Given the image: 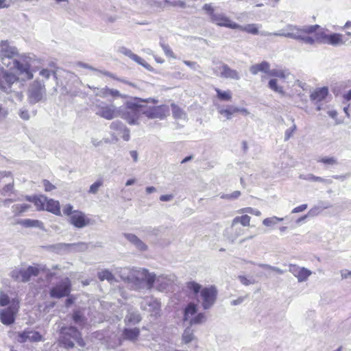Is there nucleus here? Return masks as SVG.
<instances>
[{
    "label": "nucleus",
    "mask_w": 351,
    "mask_h": 351,
    "mask_svg": "<svg viewBox=\"0 0 351 351\" xmlns=\"http://www.w3.org/2000/svg\"><path fill=\"white\" fill-rule=\"evenodd\" d=\"M328 94V88L322 87L317 88L314 92H313L310 95V98L311 100L313 101H321L326 97Z\"/></svg>",
    "instance_id": "bb28decb"
},
{
    "label": "nucleus",
    "mask_w": 351,
    "mask_h": 351,
    "mask_svg": "<svg viewBox=\"0 0 351 351\" xmlns=\"http://www.w3.org/2000/svg\"><path fill=\"white\" fill-rule=\"evenodd\" d=\"M140 335V330L138 328H125L123 330L122 337L123 339L131 341H136Z\"/></svg>",
    "instance_id": "a878e982"
},
{
    "label": "nucleus",
    "mask_w": 351,
    "mask_h": 351,
    "mask_svg": "<svg viewBox=\"0 0 351 351\" xmlns=\"http://www.w3.org/2000/svg\"><path fill=\"white\" fill-rule=\"evenodd\" d=\"M141 102L156 104L158 101L153 98L143 99L140 97H134L132 100L126 101L121 117L129 124H136L138 119L143 114V104H140Z\"/></svg>",
    "instance_id": "39448f33"
},
{
    "label": "nucleus",
    "mask_w": 351,
    "mask_h": 351,
    "mask_svg": "<svg viewBox=\"0 0 351 351\" xmlns=\"http://www.w3.org/2000/svg\"><path fill=\"white\" fill-rule=\"evenodd\" d=\"M165 2L173 7H180L184 8L186 7V3L181 0H174V1H169V0H165Z\"/></svg>",
    "instance_id": "4d7b16f0"
},
{
    "label": "nucleus",
    "mask_w": 351,
    "mask_h": 351,
    "mask_svg": "<svg viewBox=\"0 0 351 351\" xmlns=\"http://www.w3.org/2000/svg\"><path fill=\"white\" fill-rule=\"evenodd\" d=\"M47 197L44 195L40 196H34V197H27V199L29 202H32L34 203L37 209L38 210H45V204L47 202Z\"/></svg>",
    "instance_id": "c756f323"
},
{
    "label": "nucleus",
    "mask_w": 351,
    "mask_h": 351,
    "mask_svg": "<svg viewBox=\"0 0 351 351\" xmlns=\"http://www.w3.org/2000/svg\"><path fill=\"white\" fill-rule=\"evenodd\" d=\"M125 238L132 243L138 250L145 251L147 246L137 236L130 233H124Z\"/></svg>",
    "instance_id": "4be33fe9"
},
{
    "label": "nucleus",
    "mask_w": 351,
    "mask_h": 351,
    "mask_svg": "<svg viewBox=\"0 0 351 351\" xmlns=\"http://www.w3.org/2000/svg\"><path fill=\"white\" fill-rule=\"evenodd\" d=\"M8 177H12L10 171H0V188L8 182Z\"/></svg>",
    "instance_id": "6e6d98bb"
},
{
    "label": "nucleus",
    "mask_w": 351,
    "mask_h": 351,
    "mask_svg": "<svg viewBox=\"0 0 351 351\" xmlns=\"http://www.w3.org/2000/svg\"><path fill=\"white\" fill-rule=\"evenodd\" d=\"M9 114V111L8 108L3 107L0 104V123H3L7 119Z\"/></svg>",
    "instance_id": "e2e57ef3"
},
{
    "label": "nucleus",
    "mask_w": 351,
    "mask_h": 351,
    "mask_svg": "<svg viewBox=\"0 0 351 351\" xmlns=\"http://www.w3.org/2000/svg\"><path fill=\"white\" fill-rule=\"evenodd\" d=\"M217 97L221 101H230L232 99L230 90L222 91L218 88H215Z\"/></svg>",
    "instance_id": "37998d69"
},
{
    "label": "nucleus",
    "mask_w": 351,
    "mask_h": 351,
    "mask_svg": "<svg viewBox=\"0 0 351 351\" xmlns=\"http://www.w3.org/2000/svg\"><path fill=\"white\" fill-rule=\"evenodd\" d=\"M19 77L0 66V90L12 101H21L23 95Z\"/></svg>",
    "instance_id": "7ed1b4c3"
},
{
    "label": "nucleus",
    "mask_w": 351,
    "mask_h": 351,
    "mask_svg": "<svg viewBox=\"0 0 351 351\" xmlns=\"http://www.w3.org/2000/svg\"><path fill=\"white\" fill-rule=\"evenodd\" d=\"M8 182H6V183L0 188V195L3 196L10 195L14 189L13 177H8Z\"/></svg>",
    "instance_id": "7c9ffc66"
},
{
    "label": "nucleus",
    "mask_w": 351,
    "mask_h": 351,
    "mask_svg": "<svg viewBox=\"0 0 351 351\" xmlns=\"http://www.w3.org/2000/svg\"><path fill=\"white\" fill-rule=\"evenodd\" d=\"M39 273L37 267L29 266L26 269H21V281L26 282L29 280L32 276H36Z\"/></svg>",
    "instance_id": "5701e85b"
},
{
    "label": "nucleus",
    "mask_w": 351,
    "mask_h": 351,
    "mask_svg": "<svg viewBox=\"0 0 351 351\" xmlns=\"http://www.w3.org/2000/svg\"><path fill=\"white\" fill-rule=\"evenodd\" d=\"M74 323L80 326H83L86 324V318L79 311H75L72 315Z\"/></svg>",
    "instance_id": "a19ab883"
},
{
    "label": "nucleus",
    "mask_w": 351,
    "mask_h": 351,
    "mask_svg": "<svg viewBox=\"0 0 351 351\" xmlns=\"http://www.w3.org/2000/svg\"><path fill=\"white\" fill-rule=\"evenodd\" d=\"M206 320V316L204 313H197L195 317H192L189 321V324L191 326L193 324H201Z\"/></svg>",
    "instance_id": "de8ad7c7"
},
{
    "label": "nucleus",
    "mask_w": 351,
    "mask_h": 351,
    "mask_svg": "<svg viewBox=\"0 0 351 351\" xmlns=\"http://www.w3.org/2000/svg\"><path fill=\"white\" fill-rule=\"evenodd\" d=\"M19 308V302L13 300L10 306L0 311V320L4 325H10L15 321Z\"/></svg>",
    "instance_id": "ddd939ff"
},
{
    "label": "nucleus",
    "mask_w": 351,
    "mask_h": 351,
    "mask_svg": "<svg viewBox=\"0 0 351 351\" xmlns=\"http://www.w3.org/2000/svg\"><path fill=\"white\" fill-rule=\"evenodd\" d=\"M171 278L165 276H156L154 282L156 284L157 289L160 291H165L171 285Z\"/></svg>",
    "instance_id": "393cba45"
},
{
    "label": "nucleus",
    "mask_w": 351,
    "mask_h": 351,
    "mask_svg": "<svg viewBox=\"0 0 351 351\" xmlns=\"http://www.w3.org/2000/svg\"><path fill=\"white\" fill-rule=\"evenodd\" d=\"M97 277L101 281L106 280L109 282L114 280V276L108 269H104L97 273Z\"/></svg>",
    "instance_id": "e433bc0d"
},
{
    "label": "nucleus",
    "mask_w": 351,
    "mask_h": 351,
    "mask_svg": "<svg viewBox=\"0 0 351 351\" xmlns=\"http://www.w3.org/2000/svg\"><path fill=\"white\" fill-rule=\"evenodd\" d=\"M51 251L60 254L71 251H84L87 249V244L85 243H59L51 245L48 247Z\"/></svg>",
    "instance_id": "2eb2a0df"
},
{
    "label": "nucleus",
    "mask_w": 351,
    "mask_h": 351,
    "mask_svg": "<svg viewBox=\"0 0 351 351\" xmlns=\"http://www.w3.org/2000/svg\"><path fill=\"white\" fill-rule=\"evenodd\" d=\"M331 206L330 203L328 202L319 201L315 206L308 210V215L311 217L317 216L322 210L329 208Z\"/></svg>",
    "instance_id": "412c9836"
},
{
    "label": "nucleus",
    "mask_w": 351,
    "mask_h": 351,
    "mask_svg": "<svg viewBox=\"0 0 351 351\" xmlns=\"http://www.w3.org/2000/svg\"><path fill=\"white\" fill-rule=\"evenodd\" d=\"M156 275L146 269L132 268L128 277V282L134 290L151 289L154 287Z\"/></svg>",
    "instance_id": "20e7f679"
},
{
    "label": "nucleus",
    "mask_w": 351,
    "mask_h": 351,
    "mask_svg": "<svg viewBox=\"0 0 351 351\" xmlns=\"http://www.w3.org/2000/svg\"><path fill=\"white\" fill-rule=\"evenodd\" d=\"M142 319L140 313L136 311L129 310L125 318V322L127 324L135 325L139 323Z\"/></svg>",
    "instance_id": "cd10ccee"
},
{
    "label": "nucleus",
    "mask_w": 351,
    "mask_h": 351,
    "mask_svg": "<svg viewBox=\"0 0 351 351\" xmlns=\"http://www.w3.org/2000/svg\"><path fill=\"white\" fill-rule=\"evenodd\" d=\"M251 217L247 215H244L240 217H236L233 219L231 224V228H233L236 225L240 223L243 226H250Z\"/></svg>",
    "instance_id": "473e14b6"
},
{
    "label": "nucleus",
    "mask_w": 351,
    "mask_h": 351,
    "mask_svg": "<svg viewBox=\"0 0 351 351\" xmlns=\"http://www.w3.org/2000/svg\"><path fill=\"white\" fill-rule=\"evenodd\" d=\"M197 313V306L193 303H190L184 309V321H190L191 317Z\"/></svg>",
    "instance_id": "72a5a7b5"
},
{
    "label": "nucleus",
    "mask_w": 351,
    "mask_h": 351,
    "mask_svg": "<svg viewBox=\"0 0 351 351\" xmlns=\"http://www.w3.org/2000/svg\"><path fill=\"white\" fill-rule=\"evenodd\" d=\"M258 27L259 25L255 23L247 24L244 26L236 23V27H234V29H239L240 31L245 32L253 35H257L260 34L263 36H274L272 34L274 32H269L266 31H262L259 32Z\"/></svg>",
    "instance_id": "a211bd4d"
},
{
    "label": "nucleus",
    "mask_w": 351,
    "mask_h": 351,
    "mask_svg": "<svg viewBox=\"0 0 351 351\" xmlns=\"http://www.w3.org/2000/svg\"><path fill=\"white\" fill-rule=\"evenodd\" d=\"M233 106H228L226 108H223L221 106L217 105V112L226 117L227 119H231L232 115L234 114V111L232 110Z\"/></svg>",
    "instance_id": "c9c22d12"
},
{
    "label": "nucleus",
    "mask_w": 351,
    "mask_h": 351,
    "mask_svg": "<svg viewBox=\"0 0 351 351\" xmlns=\"http://www.w3.org/2000/svg\"><path fill=\"white\" fill-rule=\"evenodd\" d=\"M30 208V205L27 204H18L12 206V211L14 215H21L27 212Z\"/></svg>",
    "instance_id": "f704fd0d"
},
{
    "label": "nucleus",
    "mask_w": 351,
    "mask_h": 351,
    "mask_svg": "<svg viewBox=\"0 0 351 351\" xmlns=\"http://www.w3.org/2000/svg\"><path fill=\"white\" fill-rule=\"evenodd\" d=\"M60 343L67 349L73 348L75 344L81 347L85 346L81 333L74 326L61 328Z\"/></svg>",
    "instance_id": "423d86ee"
},
{
    "label": "nucleus",
    "mask_w": 351,
    "mask_h": 351,
    "mask_svg": "<svg viewBox=\"0 0 351 351\" xmlns=\"http://www.w3.org/2000/svg\"><path fill=\"white\" fill-rule=\"evenodd\" d=\"M71 280L66 278L51 289L50 296L57 299L68 296L71 292Z\"/></svg>",
    "instance_id": "dca6fc26"
},
{
    "label": "nucleus",
    "mask_w": 351,
    "mask_h": 351,
    "mask_svg": "<svg viewBox=\"0 0 351 351\" xmlns=\"http://www.w3.org/2000/svg\"><path fill=\"white\" fill-rule=\"evenodd\" d=\"M289 271L298 279L299 282H305L307 280L308 277L312 274L311 270L301 267L297 265H289Z\"/></svg>",
    "instance_id": "f3484780"
},
{
    "label": "nucleus",
    "mask_w": 351,
    "mask_h": 351,
    "mask_svg": "<svg viewBox=\"0 0 351 351\" xmlns=\"http://www.w3.org/2000/svg\"><path fill=\"white\" fill-rule=\"evenodd\" d=\"M89 106L96 115L106 120H112L117 117L118 112L114 105L109 104L99 99H91Z\"/></svg>",
    "instance_id": "0eeeda50"
},
{
    "label": "nucleus",
    "mask_w": 351,
    "mask_h": 351,
    "mask_svg": "<svg viewBox=\"0 0 351 351\" xmlns=\"http://www.w3.org/2000/svg\"><path fill=\"white\" fill-rule=\"evenodd\" d=\"M268 75L271 77H277L281 79H285L287 77V73L285 70L280 69H269Z\"/></svg>",
    "instance_id": "c03bdc74"
},
{
    "label": "nucleus",
    "mask_w": 351,
    "mask_h": 351,
    "mask_svg": "<svg viewBox=\"0 0 351 351\" xmlns=\"http://www.w3.org/2000/svg\"><path fill=\"white\" fill-rule=\"evenodd\" d=\"M142 311H147L150 313V316L158 318L161 315V304L160 301L152 297L147 296L142 299L139 303Z\"/></svg>",
    "instance_id": "9b49d317"
},
{
    "label": "nucleus",
    "mask_w": 351,
    "mask_h": 351,
    "mask_svg": "<svg viewBox=\"0 0 351 351\" xmlns=\"http://www.w3.org/2000/svg\"><path fill=\"white\" fill-rule=\"evenodd\" d=\"M141 231L146 237H157L160 232V229L158 227L147 226L143 228Z\"/></svg>",
    "instance_id": "58836bf2"
},
{
    "label": "nucleus",
    "mask_w": 351,
    "mask_h": 351,
    "mask_svg": "<svg viewBox=\"0 0 351 351\" xmlns=\"http://www.w3.org/2000/svg\"><path fill=\"white\" fill-rule=\"evenodd\" d=\"M203 10L209 16L210 21L218 26L228 27L234 29L236 27L235 22L231 21L225 14L221 12H215V9L211 3H206L203 6Z\"/></svg>",
    "instance_id": "6e6552de"
},
{
    "label": "nucleus",
    "mask_w": 351,
    "mask_h": 351,
    "mask_svg": "<svg viewBox=\"0 0 351 351\" xmlns=\"http://www.w3.org/2000/svg\"><path fill=\"white\" fill-rule=\"evenodd\" d=\"M268 86L272 90H274L282 95H285L283 88L282 86H280L278 85L276 79L270 80L268 82Z\"/></svg>",
    "instance_id": "a18cd8bd"
},
{
    "label": "nucleus",
    "mask_w": 351,
    "mask_h": 351,
    "mask_svg": "<svg viewBox=\"0 0 351 351\" xmlns=\"http://www.w3.org/2000/svg\"><path fill=\"white\" fill-rule=\"evenodd\" d=\"M186 287L189 289L193 291V293L195 294H197V293L200 294V291L202 289V286L199 284H198L194 281L188 282Z\"/></svg>",
    "instance_id": "603ef678"
},
{
    "label": "nucleus",
    "mask_w": 351,
    "mask_h": 351,
    "mask_svg": "<svg viewBox=\"0 0 351 351\" xmlns=\"http://www.w3.org/2000/svg\"><path fill=\"white\" fill-rule=\"evenodd\" d=\"M28 341L31 342H38L42 339L41 335L37 331L28 330Z\"/></svg>",
    "instance_id": "8fccbe9b"
},
{
    "label": "nucleus",
    "mask_w": 351,
    "mask_h": 351,
    "mask_svg": "<svg viewBox=\"0 0 351 351\" xmlns=\"http://www.w3.org/2000/svg\"><path fill=\"white\" fill-rule=\"evenodd\" d=\"M277 217L266 218L263 221V225L265 226H272L276 224Z\"/></svg>",
    "instance_id": "69168bd1"
},
{
    "label": "nucleus",
    "mask_w": 351,
    "mask_h": 351,
    "mask_svg": "<svg viewBox=\"0 0 351 351\" xmlns=\"http://www.w3.org/2000/svg\"><path fill=\"white\" fill-rule=\"evenodd\" d=\"M17 224H20L26 228L30 227H38L40 222L38 220H34L30 219H20L16 222Z\"/></svg>",
    "instance_id": "79ce46f5"
},
{
    "label": "nucleus",
    "mask_w": 351,
    "mask_h": 351,
    "mask_svg": "<svg viewBox=\"0 0 351 351\" xmlns=\"http://www.w3.org/2000/svg\"><path fill=\"white\" fill-rule=\"evenodd\" d=\"M70 221L75 227L82 228L89 224L90 219L86 218L82 212L74 210L70 217Z\"/></svg>",
    "instance_id": "6ab92c4d"
},
{
    "label": "nucleus",
    "mask_w": 351,
    "mask_h": 351,
    "mask_svg": "<svg viewBox=\"0 0 351 351\" xmlns=\"http://www.w3.org/2000/svg\"><path fill=\"white\" fill-rule=\"evenodd\" d=\"M104 181L102 179H98L96 182H95L93 184L90 185L88 193L90 194H96L97 193L99 188L103 186Z\"/></svg>",
    "instance_id": "09e8293b"
},
{
    "label": "nucleus",
    "mask_w": 351,
    "mask_h": 351,
    "mask_svg": "<svg viewBox=\"0 0 351 351\" xmlns=\"http://www.w3.org/2000/svg\"><path fill=\"white\" fill-rule=\"evenodd\" d=\"M118 52L122 53L125 56H128L130 59H132V58L134 55V53L130 49L123 46L119 47Z\"/></svg>",
    "instance_id": "052dcab7"
},
{
    "label": "nucleus",
    "mask_w": 351,
    "mask_h": 351,
    "mask_svg": "<svg viewBox=\"0 0 351 351\" xmlns=\"http://www.w3.org/2000/svg\"><path fill=\"white\" fill-rule=\"evenodd\" d=\"M28 335H29L28 330H24V331L19 333L18 341L20 343L26 342L27 341H28V338H27Z\"/></svg>",
    "instance_id": "774afa93"
},
{
    "label": "nucleus",
    "mask_w": 351,
    "mask_h": 351,
    "mask_svg": "<svg viewBox=\"0 0 351 351\" xmlns=\"http://www.w3.org/2000/svg\"><path fill=\"white\" fill-rule=\"evenodd\" d=\"M108 95H110L113 97H121V98H126V95L121 94L119 90L116 89H111L108 88Z\"/></svg>",
    "instance_id": "0e129e2a"
},
{
    "label": "nucleus",
    "mask_w": 351,
    "mask_h": 351,
    "mask_svg": "<svg viewBox=\"0 0 351 351\" xmlns=\"http://www.w3.org/2000/svg\"><path fill=\"white\" fill-rule=\"evenodd\" d=\"M160 45L162 48L166 56L176 58L173 52L172 51V50L171 49L170 47L168 45H166L162 42L160 43Z\"/></svg>",
    "instance_id": "bf43d9fd"
},
{
    "label": "nucleus",
    "mask_w": 351,
    "mask_h": 351,
    "mask_svg": "<svg viewBox=\"0 0 351 351\" xmlns=\"http://www.w3.org/2000/svg\"><path fill=\"white\" fill-rule=\"evenodd\" d=\"M112 141L117 142L119 138L121 137L125 141H128L130 138V130L121 121H115L110 123Z\"/></svg>",
    "instance_id": "f8f14e48"
},
{
    "label": "nucleus",
    "mask_w": 351,
    "mask_h": 351,
    "mask_svg": "<svg viewBox=\"0 0 351 351\" xmlns=\"http://www.w3.org/2000/svg\"><path fill=\"white\" fill-rule=\"evenodd\" d=\"M272 34L311 45L315 43L326 45L328 35L318 25L297 26L292 24L287 25L285 28Z\"/></svg>",
    "instance_id": "f03ea898"
},
{
    "label": "nucleus",
    "mask_w": 351,
    "mask_h": 351,
    "mask_svg": "<svg viewBox=\"0 0 351 351\" xmlns=\"http://www.w3.org/2000/svg\"><path fill=\"white\" fill-rule=\"evenodd\" d=\"M217 297V290L216 287L210 286L202 289L200 294L197 296V300L204 310H208L216 302Z\"/></svg>",
    "instance_id": "1a4fd4ad"
},
{
    "label": "nucleus",
    "mask_w": 351,
    "mask_h": 351,
    "mask_svg": "<svg viewBox=\"0 0 351 351\" xmlns=\"http://www.w3.org/2000/svg\"><path fill=\"white\" fill-rule=\"evenodd\" d=\"M169 112L167 106H149L143 104V114L149 119H165Z\"/></svg>",
    "instance_id": "4468645a"
},
{
    "label": "nucleus",
    "mask_w": 351,
    "mask_h": 351,
    "mask_svg": "<svg viewBox=\"0 0 351 351\" xmlns=\"http://www.w3.org/2000/svg\"><path fill=\"white\" fill-rule=\"evenodd\" d=\"M239 213H250L252 215H254L256 216L261 215V212L259 210L254 209V208H252L251 207H247V208H241V209H240L239 210Z\"/></svg>",
    "instance_id": "680f3d73"
},
{
    "label": "nucleus",
    "mask_w": 351,
    "mask_h": 351,
    "mask_svg": "<svg viewBox=\"0 0 351 351\" xmlns=\"http://www.w3.org/2000/svg\"><path fill=\"white\" fill-rule=\"evenodd\" d=\"M194 339V330L191 327H187L182 334V342L186 344L191 342Z\"/></svg>",
    "instance_id": "4c0bfd02"
},
{
    "label": "nucleus",
    "mask_w": 351,
    "mask_h": 351,
    "mask_svg": "<svg viewBox=\"0 0 351 351\" xmlns=\"http://www.w3.org/2000/svg\"><path fill=\"white\" fill-rule=\"evenodd\" d=\"M132 269H130L128 267L120 268L119 273L121 278L124 281L128 282V277H129V275H130Z\"/></svg>",
    "instance_id": "5fc2aeb1"
},
{
    "label": "nucleus",
    "mask_w": 351,
    "mask_h": 351,
    "mask_svg": "<svg viewBox=\"0 0 351 351\" xmlns=\"http://www.w3.org/2000/svg\"><path fill=\"white\" fill-rule=\"evenodd\" d=\"M32 60L29 56L20 53L8 40L0 42V61L4 66L15 71L23 80H29L34 77L30 69Z\"/></svg>",
    "instance_id": "f257e3e1"
},
{
    "label": "nucleus",
    "mask_w": 351,
    "mask_h": 351,
    "mask_svg": "<svg viewBox=\"0 0 351 351\" xmlns=\"http://www.w3.org/2000/svg\"><path fill=\"white\" fill-rule=\"evenodd\" d=\"M220 70V77L226 79H232L234 80H239L241 78L239 73L231 69L228 64H223L219 67Z\"/></svg>",
    "instance_id": "aec40b11"
},
{
    "label": "nucleus",
    "mask_w": 351,
    "mask_h": 351,
    "mask_svg": "<svg viewBox=\"0 0 351 351\" xmlns=\"http://www.w3.org/2000/svg\"><path fill=\"white\" fill-rule=\"evenodd\" d=\"M45 210L51 212L56 215H60V203L53 199L47 198Z\"/></svg>",
    "instance_id": "c85d7f7f"
},
{
    "label": "nucleus",
    "mask_w": 351,
    "mask_h": 351,
    "mask_svg": "<svg viewBox=\"0 0 351 351\" xmlns=\"http://www.w3.org/2000/svg\"><path fill=\"white\" fill-rule=\"evenodd\" d=\"M326 44L332 46H337L343 44L342 35L337 33L328 34Z\"/></svg>",
    "instance_id": "2f4dec72"
},
{
    "label": "nucleus",
    "mask_w": 351,
    "mask_h": 351,
    "mask_svg": "<svg viewBox=\"0 0 351 351\" xmlns=\"http://www.w3.org/2000/svg\"><path fill=\"white\" fill-rule=\"evenodd\" d=\"M39 75L46 80L49 79L51 75L55 79H57L56 73L47 69H42L39 72Z\"/></svg>",
    "instance_id": "864d4df0"
},
{
    "label": "nucleus",
    "mask_w": 351,
    "mask_h": 351,
    "mask_svg": "<svg viewBox=\"0 0 351 351\" xmlns=\"http://www.w3.org/2000/svg\"><path fill=\"white\" fill-rule=\"evenodd\" d=\"M87 86L89 88L93 90V93L96 97L106 98L108 96V88L107 86L99 88L94 86H90L89 85Z\"/></svg>",
    "instance_id": "ea45409f"
},
{
    "label": "nucleus",
    "mask_w": 351,
    "mask_h": 351,
    "mask_svg": "<svg viewBox=\"0 0 351 351\" xmlns=\"http://www.w3.org/2000/svg\"><path fill=\"white\" fill-rule=\"evenodd\" d=\"M295 130H296V125H295V124L293 123L291 128L287 129L285 131V141H288L291 138V136H292L293 133L294 132V131Z\"/></svg>",
    "instance_id": "338daca9"
},
{
    "label": "nucleus",
    "mask_w": 351,
    "mask_h": 351,
    "mask_svg": "<svg viewBox=\"0 0 351 351\" xmlns=\"http://www.w3.org/2000/svg\"><path fill=\"white\" fill-rule=\"evenodd\" d=\"M46 97L45 83L40 80H35L30 84L28 89V99L30 104H35L41 101Z\"/></svg>",
    "instance_id": "9d476101"
},
{
    "label": "nucleus",
    "mask_w": 351,
    "mask_h": 351,
    "mask_svg": "<svg viewBox=\"0 0 351 351\" xmlns=\"http://www.w3.org/2000/svg\"><path fill=\"white\" fill-rule=\"evenodd\" d=\"M132 60L138 63L140 65H142L145 68L149 69L150 67V65L145 61L143 58H141L140 56H137L134 53L133 57L132 58Z\"/></svg>",
    "instance_id": "13d9d810"
},
{
    "label": "nucleus",
    "mask_w": 351,
    "mask_h": 351,
    "mask_svg": "<svg viewBox=\"0 0 351 351\" xmlns=\"http://www.w3.org/2000/svg\"><path fill=\"white\" fill-rule=\"evenodd\" d=\"M171 108H172V113L175 118L176 119H184L185 118V114L184 111L179 108L178 106H176L174 104H171Z\"/></svg>",
    "instance_id": "49530a36"
},
{
    "label": "nucleus",
    "mask_w": 351,
    "mask_h": 351,
    "mask_svg": "<svg viewBox=\"0 0 351 351\" xmlns=\"http://www.w3.org/2000/svg\"><path fill=\"white\" fill-rule=\"evenodd\" d=\"M270 64L267 61H263L259 64H253L250 67V71L253 75L258 74V72H263L268 75Z\"/></svg>",
    "instance_id": "b1692460"
},
{
    "label": "nucleus",
    "mask_w": 351,
    "mask_h": 351,
    "mask_svg": "<svg viewBox=\"0 0 351 351\" xmlns=\"http://www.w3.org/2000/svg\"><path fill=\"white\" fill-rule=\"evenodd\" d=\"M317 162L328 165H336L338 164L337 159L335 157H323L318 159Z\"/></svg>",
    "instance_id": "3c124183"
}]
</instances>
